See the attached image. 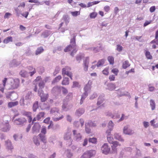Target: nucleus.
I'll return each instance as SVG.
<instances>
[{"mask_svg": "<svg viewBox=\"0 0 158 158\" xmlns=\"http://www.w3.org/2000/svg\"><path fill=\"white\" fill-rule=\"evenodd\" d=\"M60 110L56 107H54L51 109L50 113L51 114L54 115H56L57 113H59Z\"/></svg>", "mask_w": 158, "mask_h": 158, "instance_id": "17", "label": "nucleus"}, {"mask_svg": "<svg viewBox=\"0 0 158 158\" xmlns=\"http://www.w3.org/2000/svg\"><path fill=\"white\" fill-rule=\"evenodd\" d=\"M123 47L120 45L118 44L116 46V50L118 52H121L123 50Z\"/></svg>", "mask_w": 158, "mask_h": 158, "instance_id": "56", "label": "nucleus"}, {"mask_svg": "<svg viewBox=\"0 0 158 158\" xmlns=\"http://www.w3.org/2000/svg\"><path fill=\"white\" fill-rule=\"evenodd\" d=\"M1 127L2 131L4 132H6L9 130L10 127L8 121H7L6 122L2 123L1 125Z\"/></svg>", "mask_w": 158, "mask_h": 158, "instance_id": "8", "label": "nucleus"}, {"mask_svg": "<svg viewBox=\"0 0 158 158\" xmlns=\"http://www.w3.org/2000/svg\"><path fill=\"white\" fill-rule=\"evenodd\" d=\"M145 55L147 58L149 59H151L152 58V56L151 55L150 52L146 51Z\"/></svg>", "mask_w": 158, "mask_h": 158, "instance_id": "54", "label": "nucleus"}, {"mask_svg": "<svg viewBox=\"0 0 158 158\" xmlns=\"http://www.w3.org/2000/svg\"><path fill=\"white\" fill-rule=\"evenodd\" d=\"M111 72L113 73H114L115 75H117L118 73L119 72V71L118 69L116 68L113 69L112 70Z\"/></svg>", "mask_w": 158, "mask_h": 158, "instance_id": "58", "label": "nucleus"}, {"mask_svg": "<svg viewBox=\"0 0 158 158\" xmlns=\"http://www.w3.org/2000/svg\"><path fill=\"white\" fill-rule=\"evenodd\" d=\"M108 60L110 64H113L114 63V58L112 56H109L108 57Z\"/></svg>", "mask_w": 158, "mask_h": 158, "instance_id": "49", "label": "nucleus"}, {"mask_svg": "<svg viewBox=\"0 0 158 158\" xmlns=\"http://www.w3.org/2000/svg\"><path fill=\"white\" fill-rule=\"evenodd\" d=\"M84 57V55L82 54H80L77 55L76 57L77 60L80 63L81 59Z\"/></svg>", "mask_w": 158, "mask_h": 158, "instance_id": "40", "label": "nucleus"}, {"mask_svg": "<svg viewBox=\"0 0 158 158\" xmlns=\"http://www.w3.org/2000/svg\"><path fill=\"white\" fill-rule=\"evenodd\" d=\"M89 58L88 57H86L83 60V64H89Z\"/></svg>", "mask_w": 158, "mask_h": 158, "instance_id": "53", "label": "nucleus"}, {"mask_svg": "<svg viewBox=\"0 0 158 158\" xmlns=\"http://www.w3.org/2000/svg\"><path fill=\"white\" fill-rule=\"evenodd\" d=\"M107 89L110 91H112L116 88L115 85L113 83H110L107 85Z\"/></svg>", "mask_w": 158, "mask_h": 158, "instance_id": "23", "label": "nucleus"}, {"mask_svg": "<svg viewBox=\"0 0 158 158\" xmlns=\"http://www.w3.org/2000/svg\"><path fill=\"white\" fill-rule=\"evenodd\" d=\"M7 78H5L4 79L2 80L3 84H0V90L2 93H4V88L5 86L6 83L7 81Z\"/></svg>", "mask_w": 158, "mask_h": 158, "instance_id": "14", "label": "nucleus"}, {"mask_svg": "<svg viewBox=\"0 0 158 158\" xmlns=\"http://www.w3.org/2000/svg\"><path fill=\"white\" fill-rule=\"evenodd\" d=\"M106 115H109L111 116L112 118L113 119H115L118 118L120 117V115L118 114H116L115 115H113L110 112L107 113L106 114Z\"/></svg>", "mask_w": 158, "mask_h": 158, "instance_id": "38", "label": "nucleus"}, {"mask_svg": "<svg viewBox=\"0 0 158 158\" xmlns=\"http://www.w3.org/2000/svg\"><path fill=\"white\" fill-rule=\"evenodd\" d=\"M40 79V78L39 77H37L36 79H35V81H34V83L36 85L35 87V88L34 89V90L35 92H36L37 91V85H38V86H40V82H39V80Z\"/></svg>", "mask_w": 158, "mask_h": 158, "instance_id": "32", "label": "nucleus"}, {"mask_svg": "<svg viewBox=\"0 0 158 158\" xmlns=\"http://www.w3.org/2000/svg\"><path fill=\"white\" fill-rule=\"evenodd\" d=\"M75 37L76 36L74 34L73 38L71 39L70 44L64 49V51L65 52L73 49L70 54L72 56H74V53H76L77 50L76 48Z\"/></svg>", "mask_w": 158, "mask_h": 158, "instance_id": "1", "label": "nucleus"}, {"mask_svg": "<svg viewBox=\"0 0 158 158\" xmlns=\"http://www.w3.org/2000/svg\"><path fill=\"white\" fill-rule=\"evenodd\" d=\"M64 20L66 24H67L69 22V18L67 15H64L62 18Z\"/></svg>", "mask_w": 158, "mask_h": 158, "instance_id": "52", "label": "nucleus"}, {"mask_svg": "<svg viewBox=\"0 0 158 158\" xmlns=\"http://www.w3.org/2000/svg\"><path fill=\"white\" fill-rule=\"evenodd\" d=\"M85 126L86 132L87 134L90 133L91 132V129L90 128V127H89V126L86 123L85 124Z\"/></svg>", "mask_w": 158, "mask_h": 158, "instance_id": "45", "label": "nucleus"}, {"mask_svg": "<svg viewBox=\"0 0 158 158\" xmlns=\"http://www.w3.org/2000/svg\"><path fill=\"white\" fill-rule=\"evenodd\" d=\"M60 70V68L59 67H56L55 70L53 74L54 76L56 75L58 73Z\"/></svg>", "mask_w": 158, "mask_h": 158, "instance_id": "62", "label": "nucleus"}, {"mask_svg": "<svg viewBox=\"0 0 158 158\" xmlns=\"http://www.w3.org/2000/svg\"><path fill=\"white\" fill-rule=\"evenodd\" d=\"M69 78L68 77H64L62 81V84L64 85H67L69 84Z\"/></svg>", "mask_w": 158, "mask_h": 158, "instance_id": "33", "label": "nucleus"}, {"mask_svg": "<svg viewBox=\"0 0 158 158\" xmlns=\"http://www.w3.org/2000/svg\"><path fill=\"white\" fill-rule=\"evenodd\" d=\"M105 60L104 59H102L98 60V62L96 66L97 67H99L101 66H102L105 63Z\"/></svg>", "mask_w": 158, "mask_h": 158, "instance_id": "34", "label": "nucleus"}, {"mask_svg": "<svg viewBox=\"0 0 158 158\" xmlns=\"http://www.w3.org/2000/svg\"><path fill=\"white\" fill-rule=\"evenodd\" d=\"M40 125L39 123H35L32 127V132L33 134H35L36 133L39 132V127Z\"/></svg>", "mask_w": 158, "mask_h": 158, "instance_id": "12", "label": "nucleus"}, {"mask_svg": "<svg viewBox=\"0 0 158 158\" xmlns=\"http://www.w3.org/2000/svg\"><path fill=\"white\" fill-rule=\"evenodd\" d=\"M85 110L84 108H80L76 110L75 112V115L80 117L85 113Z\"/></svg>", "mask_w": 158, "mask_h": 158, "instance_id": "11", "label": "nucleus"}, {"mask_svg": "<svg viewBox=\"0 0 158 158\" xmlns=\"http://www.w3.org/2000/svg\"><path fill=\"white\" fill-rule=\"evenodd\" d=\"M31 93H28L25 95L23 99V102L25 100H28L31 98Z\"/></svg>", "mask_w": 158, "mask_h": 158, "instance_id": "47", "label": "nucleus"}, {"mask_svg": "<svg viewBox=\"0 0 158 158\" xmlns=\"http://www.w3.org/2000/svg\"><path fill=\"white\" fill-rule=\"evenodd\" d=\"M61 89V87L60 86H56L54 87L52 90V93L55 94L59 92Z\"/></svg>", "mask_w": 158, "mask_h": 158, "instance_id": "26", "label": "nucleus"}, {"mask_svg": "<svg viewBox=\"0 0 158 158\" xmlns=\"http://www.w3.org/2000/svg\"><path fill=\"white\" fill-rule=\"evenodd\" d=\"M150 105L152 110H154L156 108V104L155 101L153 99H151L150 101Z\"/></svg>", "mask_w": 158, "mask_h": 158, "instance_id": "31", "label": "nucleus"}, {"mask_svg": "<svg viewBox=\"0 0 158 158\" xmlns=\"http://www.w3.org/2000/svg\"><path fill=\"white\" fill-rule=\"evenodd\" d=\"M47 133L46 127L43 126L40 133V140L44 143H46L47 140L45 134Z\"/></svg>", "mask_w": 158, "mask_h": 158, "instance_id": "3", "label": "nucleus"}, {"mask_svg": "<svg viewBox=\"0 0 158 158\" xmlns=\"http://www.w3.org/2000/svg\"><path fill=\"white\" fill-rule=\"evenodd\" d=\"M5 146L8 150H11L13 149V147L11 143L10 140H8L5 142Z\"/></svg>", "mask_w": 158, "mask_h": 158, "instance_id": "16", "label": "nucleus"}, {"mask_svg": "<svg viewBox=\"0 0 158 158\" xmlns=\"http://www.w3.org/2000/svg\"><path fill=\"white\" fill-rule=\"evenodd\" d=\"M114 137L115 139L121 142H123L124 139L122 138L121 135L119 134L115 133L114 135Z\"/></svg>", "mask_w": 158, "mask_h": 158, "instance_id": "25", "label": "nucleus"}, {"mask_svg": "<svg viewBox=\"0 0 158 158\" xmlns=\"http://www.w3.org/2000/svg\"><path fill=\"white\" fill-rule=\"evenodd\" d=\"M110 148L106 143H104L101 147L102 152L105 155H107L110 152Z\"/></svg>", "mask_w": 158, "mask_h": 158, "instance_id": "7", "label": "nucleus"}, {"mask_svg": "<svg viewBox=\"0 0 158 158\" xmlns=\"http://www.w3.org/2000/svg\"><path fill=\"white\" fill-rule=\"evenodd\" d=\"M114 126V124L111 120L109 121L108 124V129L113 130V127Z\"/></svg>", "mask_w": 158, "mask_h": 158, "instance_id": "39", "label": "nucleus"}, {"mask_svg": "<svg viewBox=\"0 0 158 158\" xmlns=\"http://www.w3.org/2000/svg\"><path fill=\"white\" fill-rule=\"evenodd\" d=\"M88 94V93L84 92V93L81 96V98L80 102V104L81 105L83 103L84 100L85 98L87 96Z\"/></svg>", "mask_w": 158, "mask_h": 158, "instance_id": "30", "label": "nucleus"}, {"mask_svg": "<svg viewBox=\"0 0 158 158\" xmlns=\"http://www.w3.org/2000/svg\"><path fill=\"white\" fill-rule=\"evenodd\" d=\"M73 140L77 141H79L81 140L82 137V135L77 130H73Z\"/></svg>", "mask_w": 158, "mask_h": 158, "instance_id": "6", "label": "nucleus"}, {"mask_svg": "<svg viewBox=\"0 0 158 158\" xmlns=\"http://www.w3.org/2000/svg\"><path fill=\"white\" fill-rule=\"evenodd\" d=\"M23 115L25 116L28 118V121L31 123L32 121V118L31 115V113L29 112H25L23 113Z\"/></svg>", "mask_w": 158, "mask_h": 158, "instance_id": "19", "label": "nucleus"}, {"mask_svg": "<svg viewBox=\"0 0 158 158\" xmlns=\"http://www.w3.org/2000/svg\"><path fill=\"white\" fill-rule=\"evenodd\" d=\"M73 94L72 93H69L68 94V95L66 96L65 99V101H67V102L69 100H71L73 97Z\"/></svg>", "mask_w": 158, "mask_h": 158, "instance_id": "42", "label": "nucleus"}, {"mask_svg": "<svg viewBox=\"0 0 158 158\" xmlns=\"http://www.w3.org/2000/svg\"><path fill=\"white\" fill-rule=\"evenodd\" d=\"M49 77H47L44 78V80L42 81L40 78V88H43L44 87L45 83L48 80Z\"/></svg>", "mask_w": 158, "mask_h": 158, "instance_id": "20", "label": "nucleus"}, {"mask_svg": "<svg viewBox=\"0 0 158 158\" xmlns=\"http://www.w3.org/2000/svg\"><path fill=\"white\" fill-rule=\"evenodd\" d=\"M51 33H52L50 31L47 30L42 33L41 36L44 38H46L51 34Z\"/></svg>", "mask_w": 158, "mask_h": 158, "instance_id": "24", "label": "nucleus"}, {"mask_svg": "<svg viewBox=\"0 0 158 158\" xmlns=\"http://www.w3.org/2000/svg\"><path fill=\"white\" fill-rule=\"evenodd\" d=\"M19 73L21 77H26L27 73L26 71L24 70H22Z\"/></svg>", "mask_w": 158, "mask_h": 158, "instance_id": "48", "label": "nucleus"}, {"mask_svg": "<svg viewBox=\"0 0 158 158\" xmlns=\"http://www.w3.org/2000/svg\"><path fill=\"white\" fill-rule=\"evenodd\" d=\"M104 95H102L99 96L97 102V105H100L103 102L104 100Z\"/></svg>", "mask_w": 158, "mask_h": 158, "instance_id": "28", "label": "nucleus"}, {"mask_svg": "<svg viewBox=\"0 0 158 158\" xmlns=\"http://www.w3.org/2000/svg\"><path fill=\"white\" fill-rule=\"evenodd\" d=\"M155 89V88L152 86L149 85H148V91L150 92H153Z\"/></svg>", "mask_w": 158, "mask_h": 158, "instance_id": "63", "label": "nucleus"}, {"mask_svg": "<svg viewBox=\"0 0 158 158\" xmlns=\"http://www.w3.org/2000/svg\"><path fill=\"white\" fill-rule=\"evenodd\" d=\"M71 68L69 66H66L63 68L62 70V74L63 75H66L72 79V74L71 72Z\"/></svg>", "mask_w": 158, "mask_h": 158, "instance_id": "5", "label": "nucleus"}, {"mask_svg": "<svg viewBox=\"0 0 158 158\" xmlns=\"http://www.w3.org/2000/svg\"><path fill=\"white\" fill-rule=\"evenodd\" d=\"M86 50L93 51L95 52H97L99 51L100 47H90L89 48H85Z\"/></svg>", "mask_w": 158, "mask_h": 158, "instance_id": "29", "label": "nucleus"}, {"mask_svg": "<svg viewBox=\"0 0 158 158\" xmlns=\"http://www.w3.org/2000/svg\"><path fill=\"white\" fill-rule=\"evenodd\" d=\"M66 119L68 121L71 122L72 121V118L71 116L69 115H67L66 116Z\"/></svg>", "mask_w": 158, "mask_h": 158, "instance_id": "64", "label": "nucleus"}, {"mask_svg": "<svg viewBox=\"0 0 158 158\" xmlns=\"http://www.w3.org/2000/svg\"><path fill=\"white\" fill-rule=\"evenodd\" d=\"M71 13L73 16L76 17L80 15V12L79 11H75L71 12Z\"/></svg>", "mask_w": 158, "mask_h": 158, "instance_id": "55", "label": "nucleus"}, {"mask_svg": "<svg viewBox=\"0 0 158 158\" xmlns=\"http://www.w3.org/2000/svg\"><path fill=\"white\" fill-rule=\"evenodd\" d=\"M111 144H113V145L111 146L112 148L113 152H117V149L116 148L118 146L120 145L119 144L118 142L117 141H114L113 143H112Z\"/></svg>", "mask_w": 158, "mask_h": 158, "instance_id": "21", "label": "nucleus"}, {"mask_svg": "<svg viewBox=\"0 0 158 158\" xmlns=\"http://www.w3.org/2000/svg\"><path fill=\"white\" fill-rule=\"evenodd\" d=\"M107 139L108 142L110 144H112V143H113V142H114L113 141L114 139L113 137H111V136L107 137Z\"/></svg>", "mask_w": 158, "mask_h": 158, "instance_id": "57", "label": "nucleus"}, {"mask_svg": "<svg viewBox=\"0 0 158 158\" xmlns=\"http://www.w3.org/2000/svg\"><path fill=\"white\" fill-rule=\"evenodd\" d=\"M96 152L95 150H91L84 152L81 156L80 158H91L94 156Z\"/></svg>", "mask_w": 158, "mask_h": 158, "instance_id": "4", "label": "nucleus"}, {"mask_svg": "<svg viewBox=\"0 0 158 158\" xmlns=\"http://www.w3.org/2000/svg\"><path fill=\"white\" fill-rule=\"evenodd\" d=\"M12 41V37L11 36H9L5 38L3 40V43L4 44H7L10 42Z\"/></svg>", "mask_w": 158, "mask_h": 158, "instance_id": "37", "label": "nucleus"}, {"mask_svg": "<svg viewBox=\"0 0 158 158\" xmlns=\"http://www.w3.org/2000/svg\"><path fill=\"white\" fill-rule=\"evenodd\" d=\"M49 108V106L48 103L47 102H42L40 103V108L42 110H44L48 109Z\"/></svg>", "mask_w": 158, "mask_h": 158, "instance_id": "13", "label": "nucleus"}, {"mask_svg": "<svg viewBox=\"0 0 158 158\" xmlns=\"http://www.w3.org/2000/svg\"><path fill=\"white\" fill-rule=\"evenodd\" d=\"M86 123L90 127H94L96 125V123L95 121L93 122L91 120L89 121Z\"/></svg>", "mask_w": 158, "mask_h": 158, "instance_id": "35", "label": "nucleus"}, {"mask_svg": "<svg viewBox=\"0 0 158 158\" xmlns=\"http://www.w3.org/2000/svg\"><path fill=\"white\" fill-rule=\"evenodd\" d=\"M61 89L62 90V92L64 94H66L68 93L67 89L63 87H61Z\"/></svg>", "mask_w": 158, "mask_h": 158, "instance_id": "60", "label": "nucleus"}, {"mask_svg": "<svg viewBox=\"0 0 158 158\" xmlns=\"http://www.w3.org/2000/svg\"><path fill=\"white\" fill-rule=\"evenodd\" d=\"M19 115L20 114L19 113L15 114L12 117V120L13 121V123L15 125L22 126L27 122V119L23 117L17 118Z\"/></svg>", "mask_w": 158, "mask_h": 158, "instance_id": "2", "label": "nucleus"}, {"mask_svg": "<svg viewBox=\"0 0 158 158\" xmlns=\"http://www.w3.org/2000/svg\"><path fill=\"white\" fill-rule=\"evenodd\" d=\"M92 81L89 80L88 81V83L84 88V90L85 92L88 93L91 89V85H92Z\"/></svg>", "mask_w": 158, "mask_h": 158, "instance_id": "15", "label": "nucleus"}, {"mask_svg": "<svg viewBox=\"0 0 158 158\" xmlns=\"http://www.w3.org/2000/svg\"><path fill=\"white\" fill-rule=\"evenodd\" d=\"M143 123L144 127L145 128H147L149 126V123L148 122L144 121L143 122Z\"/></svg>", "mask_w": 158, "mask_h": 158, "instance_id": "61", "label": "nucleus"}, {"mask_svg": "<svg viewBox=\"0 0 158 158\" xmlns=\"http://www.w3.org/2000/svg\"><path fill=\"white\" fill-rule=\"evenodd\" d=\"M64 117L63 115H62L61 116L59 117H52V119L54 121L57 122L60 120L62 119Z\"/></svg>", "mask_w": 158, "mask_h": 158, "instance_id": "51", "label": "nucleus"}, {"mask_svg": "<svg viewBox=\"0 0 158 158\" xmlns=\"http://www.w3.org/2000/svg\"><path fill=\"white\" fill-rule=\"evenodd\" d=\"M89 142L94 144H96L97 143V139L95 138H90L89 139Z\"/></svg>", "mask_w": 158, "mask_h": 158, "instance_id": "43", "label": "nucleus"}, {"mask_svg": "<svg viewBox=\"0 0 158 158\" xmlns=\"http://www.w3.org/2000/svg\"><path fill=\"white\" fill-rule=\"evenodd\" d=\"M61 78V76H58L57 77L55 78L52 82V84L55 83L56 82H58Z\"/></svg>", "mask_w": 158, "mask_h": 158, "instance_id": "46", "label": "nucleus"}, {"mask_svg": "<svg viewBox=\"0 0 158 158\" xmlns=\"http://www.w3.org/2000/svg\"><path fill=\"white\" fill-rule=\"evenodd\" d=\"M48 94H44L43 90H40V97L42 102H45L48 99Z\"/></svg>", "mask_w": 158, "mask_h": 158, "instance_id": "10", "label": "nucleus"}, {"mask_svg": "<svg viewBox=\"0 0 158 158\" xmlns=\"http://www.w3.org/2000/svg\"><path fill=\"white\" fill-rule=\"evenodd\" d=\"M18 103L19 102L18 101L10 102L8 103V106L10 108H11L17 105Z\"/></svg>", "mask_w": 158, "mask_h": 158, "instance_id": "36", "label": "nucleus"}, {"mask_svg": "<svg viewBox=\"0 0 158 158\" xmlns=\"http://www.w3.org/2000/svg\"><path fill=\"white\" fill-rule=\"evenodd\" d=\"M38 102H36L33 104V109L34 111H35L38 108Z\"/></svg>", "mask_w": 158, "mask_h": 158, "instance_id": "50", "label": "nucleus"}, {"mask_svg": "<svg viewBox=\"0 0 158 158\" xmlns=\"http://www.w3.org/2000/svg\"><path fill=\"white\" fill-rule=\"evenodd\" d=\"M130 66V64L128 61L126 60L123 64V67L124 69H126Z\"/></svg>", "mask_w": 158, "mask_h": 158, "instance_id": "41", "label": "nucleus"}, {"mask_svg": "<svg viewBox=\"0 0 158 158\" xmlns=\"http://www.w3.org/2000/svg\"><path fill=\"white\" fill-rule=\"evenodd\" d=\"M123 132L124 134L129 135H131L134 134V132L133 130L129 128L127 126H125L124 127Z\"/></svg>", "mask_w": 158, "mask_h": 158, "instance_id": "9", "label": "nucleus"}, {"mask_svg": "<svg viewBox=\"0 0 158 158\" xmlns=\"http://www.w3.org/2000/svg\"><path fill=\"white\" fill-rule=\"evenodd\" d=\"M62 109L64 111H67L69 109V107L68 105L67 101H65V100L63 101Z\"/></svg>", "mask_w": 158, "mask_h": 158, "instance_id": "18", "label": "nucleus"}, {"mask_svg": "<svg viewBox=\"0 0 158 158\" xmlns=\"http://www.w3.org/2000/svg\"><path fill=\"white\" fill-rule=\"evenodd\" d=\"M40 139V134L37 136H34L33 138V141L35 145H38L40 144L39 140Z\"/></svg>", "mask_w": 158, "mask_h": 158, "instance_id": "27", "label": "nucleus"}, {"mask_svg": "<svg viewBox=\"0 0 158 158\" xmlns=\"http://www.w3.org/2000/svg\"><path fill=\"white\" fill-rule=\"evenodd\" d=\"M64 139L65 140H69L70 143L69 145H71L72 143V140L71 139V134L69 133H66L64 136Z\"/></svg>", "mask_w": 158, "mask_h": 158, "instance_id": "22", "label": "nucleus"}, {"mask_svg": "<svg viewBox=\"0 0 158 158\" xmlns=\"http://www.w3.org/2000/svg\"><path fill=\"white\" fill-rule=\"evenodd\" d=\"M97 13L94 12L91 13L90 15V17L91 18H95L97 16Z\"/></svg>", "mask_w": 158, "mask_h": 158, "instance_id": "59", "label": "nucleus"}, {"mask_svg": "<svg viewBox=\"0 0 158 158\" xmlns=\"http://www.w3.org/2000/svg\"><path fill=\"white\" fill-rule=\"evenodd\" d=\"M65 153L67 157L69 158H71L73 156V154L70 152L69 150H67L65 152Z\"/></svg>", "mask_w": 158, "mask_h": 158, "instance_id": "44", "label": "nucleus"}]
</instances>
